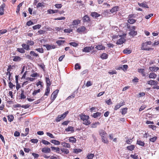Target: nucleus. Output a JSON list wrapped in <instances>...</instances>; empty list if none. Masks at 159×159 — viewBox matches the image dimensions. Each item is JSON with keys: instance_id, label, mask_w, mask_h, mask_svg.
<instances>
[{"instance_id": "obj_1", "label": "nucleus", "mask_w": 159, "mask_h": 159, "mask_svg": "<svg viewBox=\"0 0 159 159\" xmlns=\"http://www.w3.org/2000/svg\"><path fill=\"white\" fill-rule=\"evenodd\" d=\"M81 120L83 121V124L85 125H88L91 124V122L89 120V117L88 116L85 115L81 113L79 116Z\"/></svg>"}, {"instance_id": "obj_55", "label": "nucleus", "mask_w": 159, "mask_h": 159, "mask_svg": "<svg viewBox=\"0 0 159 159\" xmlns=\"http://www.w3.org/2000/svg\"><path fill=\"white\" fill-rule=\"evenodd\" d=\"M64 32L65 33H70V32H72V30L71 29H65L64 30Z\"/></svg>"}, {"instance_id": "obj_17", "label": "nucleus", "mask_w": 159, "mask_h": 159, "mask_svg": "<svg viewBox=\"0 0 159 159\" xmlns=\"http://www.w3.org/2000/svg\"><path fill=\"white\" fill-rule=\"evenodd\" d=\"M119 7L118 6H115L111 8L110 11L111 13H114L118 10Z\"/></svg>"}, {"instance_id": "obj_21", "label": "nucleus", "mask_w": 159, "mask_h": 159, "mask_svg": "<svg viewBox=\"0 0 159 159\" xmlns=\"http://www.w3.org/2000/svg\"><path fill=\"white\" fill-rule=\"evenodd\" d=\"M80 23V20H74L72 23L73 25H77Z\"/></svg>"}, {"instance_id": "obj_9", "label": "nucleus", "mask_w": 159, "mask_h": 159, "mask_svg": "<svg viewBox=\"0 0 159 159\" xmlns=\"http://www.w3.org/2000/svg\"><path fill=\"white\" fill-rule=\"evenodd\" d=\"M147 83L148 84H149L150 85H153L156 86L158 84V82L157 81L151 80L148 81L147 82Z\"/></svg>"}, {"instance_id": "obj_34", "label": "nucleus", "mask_w": 159, "mask_h": 159, "mask_svg": "<svg viewBox=\"0 0 159 159\" xmlns=\"http://www.w3.org/2000/svg\"><path fill=\"white\" fill-rule=\"evenodd\" d=\"M23 2L20 3L17 6V8L16 9V12L17 13L19 12L20 10V8L22 6V4H23Z\"/></svg>"}, {"instance_id": "obj_22", "label": "nucleus", "mask_w": 159, "mask_h": 159, "mask_svg": "<svg viewBox=\"0 0 159 159\" xmlns=\"http://www.w3.org/2000/svg\"><path fill=\"white\" fill-rule=\"evenodd\" d=\"M13 61H18L21 60V58L19 56H14L13 57Z\"/></svg>"}, {"instance_id": "obj_24", "label": "nucleus", "mask_w": 159, "mask_h": 159, "mask_svg": "<svg viewBox=\"0 0 159 159\" xmlns=\"http://www.w3.org/2000/svg\"><path fill=\"white\" fill-rule=\"evenodd\" d=\"M150 70L152 71H156L158 70L159 68L158 67H149Z\"/></svg>"}, {"instance_id": "obj_30", "label": "nucleus", "mask_w": 159, "mask_h": 159, "mask_svg": "<svg viewBox=\"0 0 159 159\" xmlns=\"http://www.w3.org/2000/svg\"><path fill=\"white\" fill-rule=\"evenodd\" d=\"M51 142L52 143H53L55 145H59L60 143L59 141L54 139L52 140L51 141Z\"/></svg>"}, {"instance_id": "obj_11", "label": "nucleus", "mask_w": 159, "mask_h": 159, "mask_svg": "<svg viewBox=\"0 0 159 159\" xmlns=\"http://www.w3.org/2000/svg\"><path fill=\"white\" fill-rule=\"evenodd\" d=\"M49 87L50 86H46V89L45 91V93L43 97L41 98L42 99V98H43L44 97L45 98H47V97H45V96H48L49 94L50 90Z\"/></svg>"}, {"instance_id": "obj_18", "label": "nucleus", "mask_w": 159, "mask_h": 159, "mask_svg": "<svg viewBox=\"0 0 159 159\" xmlns=\"http://www.w3.org/2000/svg\"><path fill=\"white\" fill-rule=\"evenodd\" d=\"M51 148L52 150L55 151L57 152V153L61 154V153H60V149L59 148H56L54 147H51Z\"/></svg>"}, {"instance_id": "obj_43", "label": "nucleus", "mask_w": 159, "mask_h": 159, "mask_svg": "<svg viewBox=\"0 0 159 159\" xmlns=\"http://www.w3.org/2000/svg\"><path fill=\"white\" fill-rule=\"evenodd\" d=\"M135 147L134 145H131L130 146H128L127 147V149L130 151H132L134 149Z\"/></svg>"}, {"instance_id": "obj_62", "label": "nucleus", "mask_w": 159, "mask_h": 159, "mask_svg": "<svg viewBox=\"0 0 159 159\" xmlns=\"http://www.w3.org/2000/svg\"><path fill=\"white\" fill-rule=\"evenodd\" d=\"M106 103L108 105H110L112 104V102L111 101V99H109L108 100L106 101Z\"/></svg>"}, {"instance_id": "obj_51", "label": "nucleus", "mask_w": 159, "mask_h": 159, "mask_svg": "<svg viewBox=\"0 0 159 159\" xmlns=\"http://www.w3.org/2000/svg\"><path fill=\"white\" fill-rule=\"evenodd\" d=\"M69 44L74 47H76L78 46V44L74 42L70 43Z\"/></svg>"}, {"instance_id": "obj_64", "label": "nucleus", "mask_w": 159, "mask_h": 159, "mask_svg": "<svg viewBox=\"0 0 159 159\" xmlns=\"http://www.w3.org/2000/svg\"><path fill=\"white\" fill-rule=\"evenodd\" d=\"M55 6L57 8H60L62 7L61 4H56Z\"/></svg>"}, {"instance_id": "obj_61", "label": "nucleus", "mask_w": 159, "mask_h": 159, "mask_svg": "<svg viewBox=\"0 0 159 159\" xmlns=\"http://www.w3.org/2000/svg\"><path fill=\"white\" fill-rule=\"evenodd\" d=\"M121 107V106L120 105H119V103L117 104L115 106V107L114 108V110H116Z\"/></svg>"}, {"instance_id": "obj_12", "label": "nucleus", "mask_w": 159, "mask_h": 159, "mask_svg": "<svg viewBox=\"0 0 159 159\" xmlns=\"http://www.w3.org/2000/svg\"><path fill=\"white\" fill-rule=\"evenodd\" d=\"M91 15L93 17L97 18L101 16L100 14H98L96 12H92L91 14Z\"/></svg>"}, {"instance_id": "obj_58", "label": "nucleus", "mask_w": 159, "mask_h": 159, "mask_svg": "<svg viewBox=\"0 0 159 159\" xmlns=\"http://www.w3.org/2000/svg\"><path fill=\"white\" fill-rule=\"evenodd\" d=\"M46 134L47 135V136H48L49 137H50L51 138H54L55 137L53 135H52V134L49 133V132H47L46 133Z\"/></svg>"}, {"instance_id": "obj_48", "label": "nucleus", "mask_w": 159, "mask_h": 159, "mask_svg": "<svg viewBox=\"0 0 159 159\" xmlns=\"http://www.w3.org/2000/svg\"><path fill=\"white\" fill-rule=\"evenodd\" d=\"M123 52L124 53L128 54L130 53L131 52V51L128 49H125L123 51Z\"/></svg>"}, {"instance_id": "obj_25", "label": "nucleus", "mask_w": 159, "mask_h": 159, "mask_svg": "<svg viewBox=\"0 0 159 159\" xmlns=\"http://www.w3.org/2000/svg\"><path fill=\"white\" fill-rule=\"evenodd\" d=\"M61 145L63 146L64 147L67 148H70V145L69 143H66V142H62L61 143Z\"/></svg>"}, {"instance_id": "obj_16", "label": "nucleus", "mask_w": 159, "mask_h": 159, "mask_svg": "<svg viewBox=\"0 0 159 159\" xmlns=\"http://www.w3.org/2000/svg\"><path fill=\"white\" fill-rule=\"evenodd\" d=\"M125 41V40L124 38H120L117 41L116 43L117 44H122Z\"/></svg>"}, {"instance_id": "obj_46", "label": "nucleus", "mask_w": 159, "mask_h": 159, "mask_svg": "<svg viewBox=\"0 0 159 159\" xmlns=\"http://www.w3.org/2000/svg\"><path fill=\"white\" fill-rule=\"evenodd\" d=\"M94 155L93 154L89 153L87 156L88 159H92L94 157Z\"/></svg>"}, {"instance_id": "obj_26", "label": "nucleus", "mask_w": 159, "mask_h": 159, "mask_svg": "<svg viewBox=\"0 0 159 159\" xmlns=\"http://www.w3.org/2000/svg\"><path fill=\"white\" fill-rule=\"evenodd\" d=\"M45 79L46 83V86H50L51 85V83L49 78L46 77Z\"/></svg>"}, {"instance_id": "obj_6", "label": "nucleus", "mask_w": 159, "mask_h": 159, "mask_svg": "<svg viewBox=\"0 0 159 159\" xmlns=\"http://www.w3.org/2000/svg\"><path fill=\"white\" fill-rule=\"evenodd\" d=\"M43 46L45 47L48 50L55 49L56 47L54 45H50L48 44L44 45Z\"/></svg>"}, {"instance_id": "obj_32", "label": "nucleus", "mask_w": 159, "mask_h": 159, "mask_svg": "<svg viewBox=\"0 0 159 159\" xmlns=\"http://www.w3.org/2000/svg\"><path fill=\"white\" fill-rule=\"evenodd\" d=\"M58 11L57 10H49L48 11V12L49 14L55 13L57 12Z\"/></svg>"}, {"instance_id": "obj_37", "label": "nucleus", "mask_w": 159, "mask_h": 159, "mask_svg": "<svg viewBox=\"0 0 159 159\" xmlns=\"http://www.w3.org/2000/svg\"><path fill=\"white\" fill-rule=\"evenodd\" d=\"M101 57L103 59H106L108 58V55L105 53H103L101 55Z\"/></svg>"}, {"instance_id": "obj_56", "label": "nucleus", "mask_w": 159, "mask_h": 159, "mask_svg": "<svg viewBox=\"0 0 159 159\" xmlns=\"http://www.w3.org/2000/svg\"><path fill=\"white\" fill-rule=\"evenodd\" d=\"M81 151L82 150L80 149H74L73 152L76 153H78L81 152Z\"/></svg>"}, {"instance_id": "obj_54", "label": "nucleus", "mask_w": 159, "mask_h": 159, "mask_svg": "<svg viewBox=\"0 0 159 159\" xmlns=\"http://www.w3.org/2000/svg\"><path fill=\"white\" fill-rule=\"evenodd\" d=\"M35 50L41 53H43L44 52L43 49L42 48H36Z\"/></svg>"}, {"instance_id": "obj_31", "label": "nucleus", "mask_w": 159, "mask_h": 159, "mask_svg": "<svg viewBox=\"0 0 159 159\" xmlns=\"http://www.w3.org/2000/svg\"><path fill=\"white\" fill-rule=\"evenodd\" d=\"M7 117L8 121L10 122L12 121L14 118V116L12 115H9L7 116Z\"/></svg>"}, {"instance_id": "obj_39", "label": "nucleus", "mask_w": 159, "mask_h": 159, "mask_svg": "<svg viewBox=\"0 0 159 159\" xmlns=\"http://www.w3.org/2000/svg\"><path fill=\"white\" fill-rule=\"evenodd\" d=\"M129 34L131 36H134L137 35V32L134 31H130Z\"/></svg>"}, {"instance_id": "obj_53", "label": "nucleus", "mask_w": 159, "mask_h": 159, "mask_svg": "<svg viewBox=\"0 0 159 159\" xmlns=\"http://www.w3.org/2000/svg\"><path fill=\"white\" fill-rule=\"evenodd\" d=\"M27 43L29 44L30 45H33L34 43L33 41L31 40H28L27 42Z\"/></svg>"}, {"instance_id": "obj_4", "label": "nucleus", "mask_w": 159, "mask_h": 159, "mask_svg": "<svg viewBox=\"0 0 159 159\" xmlns=\"http://www.w3.org/2000/svg\"><path fill=\"white\" fill-rule=\"evenodd\" d=\"M77 32L79 33H84L87 32V30L84 26H82L77 29Z\"/></svg>"}, {"instance_id": "obj_52", "label": "nucleus", "mask_w": 159, "mask_h": 159, "mask_svg": "<svg viewBox=\"0 0 159 159\" xmlns=\"http://www.w3.org/2000/svg\"><path fill=\"white\" fill-rule=\"evenodd\" d=\"M42 143L45 145H52L49 142L45 140H42Z\"/></svg>"}, {"instance_id": "obj_33", "label": "nucleus", "mask_w": 159, "mask_h": 159, "mask_svg": "<svg viewBox=\"0 0 159 159\" xmlns=\"http://www.w3.org/2000/svg\"><path fill=\"white\" fill-rule=\"evenodd\" d=\"M69 141L70 142L72 143H75L76 142V139L74 137H71L69 138Z\"/></svg>"}, {"instance_id": "obj_36", "label": "nucleus", "mask_w": 159, "mask_h": 159, "mask_svg": "<svg viewBox=\"0 0 159 159\" xmlns=\"http://www.w3.org/2000/svg\"><path fill=\"white\" fill-rule=\"evenodd\" d=\"M137 143L138 144L142 146H144L145 144L144 143L140 140H138L137 141Z\"/></svg>"}, {"instance_id": "obj_5", "label": "nucleus", "mask_w": 159, "mask_h": 159, "mask_svg": "<svg viewBox=\"0 0 159 159\" xmlns=\"http://www.w3.org/2000/svg\"><path fill=\"white\" fill-rule=\"evenodd\" d=\"M94 48V47L93 46H91L90 47H86L84 48L82 50V51L84 52H89L91 50L93 49Z\"/></svg>"}, {"instance_id": "obj_57", "label": "nucleus", "mask_w": 159, "mask_h": 159, "mask_svg": "<svg viewBox=\"0 0 159 159\" xmlns=\"http://www.w3.org/2000/svg\"><path fill=\"white\" fill-rule=\"evenodd\" d=\"M8 85L10 89H12L13 87H15V85L13 84L11 81L9 82Z\"/></svg>"}, {"instance_id": "obj_20", "label": "nucleus", "mask_w": 159, "mask_h": 159, "mask_svg": "<svg viewBox=\"0 0 159 159\" xmlns=\"http://www.w3.org/2000/svg\"><path fill=\"white\" fill-rule=\"evenodd\" d=\"M22 46L23 48L24 49H25L27 50H29L30 49L29 45H27L25 43L22 44Z\"/></svg>"}, {"instance_id": "obj_59", "label": "nucleus", "mask_w": 159, "mask_h": 159, "mask_svg": "<svg viewBox=\"0 0 159 159\" xmlns=\"http://www.w3.org/2000/svg\"><path fill=\"white\" fill-rule=\"evenodd\" d=\"M54 94H52L51 97V99L53 102L57 97V96L54 95Z\"/></svg>"}, {"instance_id": "obj_45", "label": "nucleus", "mask_w": 159, "mask_h": 159, "mask_svg": "<svg viewBox=\"0 0 159 159\" xmlns=\"http://www.w3.org/2000/svg\"><path fill=\"white\" fill-rule=\"evenodd\" d=\"M40 91V89H39L37 90H34L32 93V95L33 96H34L36 95V94L39 93Z\"/></svg>"}, {"instance_id": "obj_38", "label": "nucleus", "mask_w": 159, "mask_h": 159, "mask_svg": "<svg viewBox=\"0 0 159 159\" xmlns=\"http://www.w3.org/2000/svg\"><path fill=\"white\" fill-rule=\"evenodd\" d=\"M100 123L98 122L93 123L91 124V127L93 128H95L98 125H99Z\"/></svg>"}, {"instance_id": "obj_63", "label": "nucleus", "mask_w": 159, "mask_h": 159, "mask_svg": "<svg viewBox=\"0 0 159 159\" xmlns=\"http://www.w3.org/2000/svg\"><path fill=\"white\" fill-rule=\"evenodd\" d=\"M31 141L32 143H37L38 140L37 139H33L31 140Z\"/></svg>"}, {"instance_id": "obj_49", "label": "nucleus", "mask_w": 159, "mask_h": 159, "mask_svg": "<svg viewBox=\"0 0 159 159\" xmlns=\"http://www.w3.org/2000/svg\"><path fill=\"white\" fill-rule=\"evenodd\" d=\"M17 51L19 52L22 53H23L25 52V51L24 50L23 48H17Z\"/></svg>"}, {"instance_id": "obj_15", "label": "nucleus", "mask_w": 159, "mask_h": 159, "mask_svg": "<svg viewBox=\"0 0 159 159\" xmlns=\"http://www.w3.org/2000/svg\"><path fill=\"white\" fill-rule=\"evenodd\" d=\"M99 133L102 138H104L106 136L107 133L104 130H100Z\"/></svg>"}, {"instance_id": "obj_19", "label": "nucleus", "mask_w": 159, "mask_h": 159, "mask_svg": "<svg viewBox=\"0 0 159 159\" xmlns=\"http://www.w3.org/2000/svg\"><path fill=\"white\" fill-rule=\"evenodd\" d=\"M157 75L154 73H151L149 75V77L150 78L154 79L156 77Z\"/></svg>"}, {"instance_id": "obj_60", "label": "nucleus", "mask_w": 159, "mask_h": 159, "mask_svg": "<svg viewBox=\"0 0 159 159\" xmlns=\"http://www.w3.org/2000/svg\"><path fill=\"white\" fill-rule=\"evenodd\" d=\"M156 139H157V137H154L152 138H151L149 140L150 141L152 142H154L156 140Z\"/></svg>"}, {"instance_id": "obj_13", "label": "nucleus", "mask_w": 159, "mask_h": 159, "mask_svg": "<svg viewBox=\"0 0 159 159\" xmlns=\"http://www.w3.org/2000/svg\"><path fill=\"white\" fill-rule=\"evenodd\" d=\"M138 71L141 73L143 76H145V70L144 69L139 68L138 69Z\"/></svg>"}, {"instance_id": "obj_7", "label": "nucleus", "mask_w": 159, "mask_h": 159, "mask_svg": "<svg viewBox=\"0 0 159 159\" xmlns=\"http://www.w3.org/2000/svg\"><path fill=\"white\" fill-rule=\"evenodd\" d=\"M83 20L84 23H89L90 21V19L87 15H85L83 17Z\"/></svg>"}, {"instance_id": "obj_8", "label": "nucleus", "mask_w": 159, "mask_h": 159, "mask_svg": "<svg viewBox=\"0 0 159 159\" xmlns=\"http://www.w3.org/2000/svg\"><path fill=\"white\" fill-rule=\"evenodd\" d=\"M65 130L67 132L73 133L74 132V128L73 127L69 126Z\"/></svg>"}, {"instance_id": "obj_3", "label": "nucleus", "mask_w": 159, "mask_h": 159, "mask_svg": "<svg viewBox=\"0 0 159 159\" xmlns=\"http://www.w3.org/2000/svg\"><path fill=\"white\" fill-rule=\"evenodd\" d=\"M151 44V42L150 41L147 42L145 43H143L142 44V46L141 48V49L143 50L149 51L150 50L151 48H147L145 47V45L147 46V45H150Z\"/></svg>"}, {"instance_id": "obj_44", "label": "nucleus", "mask_w": 159, "mask_h": 159, "mask_svg": "<svg viewBox=\"0 0 159 159\" xmlns=\"http://www.w3.org/2000/svg\"><path fill=\"white\" fill-rule=\"evenodd\" d=\"M24 91L23 90H21V92L20 94V98L25 99L26 98V96L24 94Z\"/></svg>"}, {"instance_id": "obj_47", "label": "nucleus", "mask_w": 159, "mask_h": 159, "mask_svg": "<svg viewBox=\"0 0 159 159\" xmlns=\"http://www.w3.org/2000/svg\"><path fill=\"white\" fill-rule=\"evenodd\" d=\"M127 108H125L122 109V111L121 113L123 115H125L127 112Z\"/></svg>"}, {"instance_id": "obj_28", "label": "nucleus", "mask_w": 159, "mask_h": 159, "mask_svg": "<svg viewBox=\"0 0 159 159\" xmlns=\"http://www.w3.org/2000/svg\"><path fill=\"white\" fill-rule=\"evenodd\" d=\"M95 48L98 50H102L104 49L105 47L102 45H98L96 46Z\"/></svg>"}, {"instance_id": "obj_27", "label": "nucleus", "mask_w": 159, "mask_h": 159, "mask_svg": "<svg viewBox=\"0 0 159 159\" xmlns=\"http://www.w3.org/2000/svg\"><path fill=\"white\" fill-rule=\"evenodd\" d=\"M61 151L62 152H64V154H68L69 153V150L66 148H62L61 149Z\"/></svg>"}, {"instance_id": "obj_50", "label": "nucleus", "mask_w": 159, "mask_h": 159, "mask_svg": "<svg viewBox=\"0 0 159 159\" xmlns=\"http://www.w3.org/2000/svg\"><path fill=\"white\" fill-rule=\"evenodd\" d=\"M41 25L39 24H38L35 25L33 27V28L34 30H36L37 29H39L41 27Z\"/></svg>"}, {"instance_id": "obj_14", "label": "nucleus", "mask_w": 159, "mask_h": 159, "mask_svg": "<svg viewBox=\"0 0 159 159\" xmlns=\"http://www.w3.org/2000/svg\"><path fill=\"white\" fill-rule=\"evenodd\" d=\"M138 4L139 6L142 7H143L147 8H149V7H148V5L147 4L146 2H143V3H138Z\"/></svg>"}, {"instance_id": "obj_10", "label": "nucleus", "mask_w": 159, "mask_h": 159, "mask_svg": "<svg viewBox=\"0 0 159 159\" xmlns=\"http://www.w3.org/2000/svg\"><path fill=\"white\" fill-rule=\"evenodd\" d=\"M42 151L44 153H50L51 152V149L49 148L44 147L42 148Z\"/></svg>"}, {"instance_id": "obj_23", "label": "nucleus", "mask_w": 159, "mask_h": 159, "mask_svg": "<svg viewBox=\"0 0 159 159\" xmlns=\"http://www.w3.org/2000/svg\"><path fill=\"white\" fill-rule=\"evenodd\" d=\"M101 115V113L99 112H97L95 113H93L92 115V116L94 118H96L98 116H100Z\"/></svg>"}, {"instance_id": "obj_42", "label": "nucleus", "mask_w": 159, "mask_h": 159, "mask_svg": "<svg viewBox=\"0 0 159 159\" xmlns=\"http://www.w3.org/2000/svg\"><path fill=\"white\" fill-rule=\"evenodd\" d=\"M64 42L65 41L64 40H58L56 41V43L59 46H60L62 44L64 43Z\"/></svg>"}, {"instance_id": "obj_29", "label": "nucleus", "mask_w": 159, "mask_h": 159, "mask_svg": "<svg viewBox=\"0 0 159 159\" xmlns=\"http://www.w3.org/2000/svg\"><path fill=\"white\" fill-rule=\"evenodd\" d=\"M126 24L127 25V28L129 29L130 31H134L136 28L135 26H130V25L129 26L126 23Z\"/></svg>"}, {"instance_id": "obj_2", "label": "nucleus", "mask_w": 159, "mask_h": 159, "mask_svg": "<svg viewBox=\"0 0 159 159\" xmlns=\"http://www.w3.org/2000/svg\"><path fill=\"white\" fill-rule=\"evenodd\" d=\"M68 111H67L62 114L58 115L57 118L56 119V121L57 122H59L61 120L64 118L66 116V115L68 113Z\"/></svg>"}, {"instance_id": "obj_40", "label": "nucleus", "mask_w": 159, "mask_h": 159, "mask_svg": "<svg viewBox=\"0 0 159 159\" xmlns=\"http://www.w3.org/2000/svg\"><path fill=\"white\" fill-rule=\"evenodd\" d=\"M128 21L130 24H132L135 22L136 20L133 19H129Z\"/></svg>"}, {"instance_id": "obj_35", "label": "nucleus", "mask_w": 159, "mask_h": 159, "mask_svg": "<svg viewBox=\"0 0 159 159\" xmlns=\"http://www.w3.org/2000/svg\"><path fill=\"white\" fill-rule=\"evenodd\" d=\"M30 54L32 55L33 57H37L39 56V55L38 54L35 53L33 51H31L30 52Z\"/></svg>"}, {"instance_id": "obj_41", "label": "nucleus", "mask_w": 159, "mask_h": 159, "mask_svg": "<svg viewBox=\"0 0 159 159\" xmlns=\"http://www.w3.org/2000/svg\"><path fill=\"white\" fill-rule=\"evenodd\" d=\"M81 67L79 63H76L75 66V69L76 70H80L81 69Z\"/></svg>"}]
</instances>
